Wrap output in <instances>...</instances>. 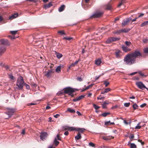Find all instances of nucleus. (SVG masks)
Wrapping results in <instances>:
<instances>
[{"mask_svg":"<svg viewBox=\"0 0 148 148\" xmlns=\"http://www.w3.org/2000/svg\"><path fill=\"white\" fill-rule=\"evenodd\" d=\"M125 0H121L120 2L118 5V7H120L124 3H125Z\"/></svg>","mask_w":148,"mask_h":148,"instance_id":"2f4dec72","label":"nucleus"},{"mask_svg":"<svg viewBox=\"0 0 148 148\" xmlns=\"http://www.w3.org/2000/svg\"><path fill=\"white\" fill-rule=\"evenodd\" d=\"M18 16V13H15L10 16L9 17V19L10 20H12V19L17 17Z\"/></svg>","mask_w":148,"mask_h":148,"instance_id":"6ab92c4d","label":"nucleus"},{"mask_svg":"<svg viewBox=\"0 0 148 148\" xmlns=\"http://www.w3.org/2000/svg\"><path fill=\"white\" fill-rule=\"evenodd\" d=\"M61 66H58L56 69V71L58 73H60L61 72Z\"/></svg>","mask_w":148,"mask_h":148,"instance_id":"c85d7f7f","label":"nucleus"},{"mask_svg":"<svg viewBox=\"0 0 148 148\" xmlns=\"http://www.w3.org/2000/svg\"><path fill=\"white\" fill-rule=\"evenodd\" d=\"M111 5L110 4H108L106 5V9L107 10H110L111 9Z\"/></svg>","mask_w":148,"mask_h":148,"instance_id":"7c9ffc66","label":"nucleus"},{"mask_svg":"<svg viewBox=\"0 0 148 148\" xmlns=\"http://www.w3.org/2000/svg\"><path fill=\"white\" fill-rule=\"evenodd\" d=\"M59 143V142L57 140V138H55L53 144L56 146H57L58 145Z\"/></svg>","mask_w":148,"mask_h":148,"instance_id":"c756f323","label":"nucleus"},{"mask_svg":"<svg viewBox=\"0 0 148 148\" xmlns=\"http://www.w3.org/2000/svg\"><path fill=\"white\" fill-rule=\"evenodd\" d=\"M4 67L5 68L6 70H8L10 69V67L7 65H5Z\"/></svg>","mask_w":148,"mask_h":148,"instance_id":"13d9d810","label":"nucleus"},{"mask_svg":"<svg viewBox=\"0 0 148 148\" xmlns=\"http://www.w3.org/2000/svg\"><path fill=\"white\" fill-rule=\"evenodd\" d=\"M104 97H97V99L98 100H101V99H104Z\"/></svg>","mask_w":148,"mask_h":148,"instance_id":"0e129e2a","label":"nucleus"},{"mask_svg":"<svg viewBox=\"0 0 148 148\" xmlns=\"http://www.w3.org/2000/svg\"><path fill=\"white\" fill-rule=\"evenodd\" d=\"M36 104L33 103H28L27 104V106H32V105H35Z\"/></svg>","mask_w":148,"mask_h":148,"instance_id":"69168bd1","label":"nucleus"},{"mask_svg":"<svg viewBox=\"0 0 148 148\" xmlns=\"http://www.w3.org/2000/svg\"><path fill=\"white\" fill-rule=\"evenodd\" d=\"M121 47L123 50L125 52H127L131 50V49L128 48V47L124 45H122Z\"/></svg>","mask_w":148,"mask_h":148,"instance_id":"ddd939ff","label":"nucleus"},{"mask_svg":"<svg viewBox=\"0 0 148 148\" xmlns=\"http://www.w3.org/2000/svg\"><path fill=\"white\" fill-rule=\"evenodd\" d=\"M137 73L136 72H134V73H130V75H133L136 74Z\"/></svg>","mask_w":148,"mask_h":148,"instance_id":"774afa93","label":"nucleus"},{"mask_svg":"<svg viewBox=\"0 0 148 148\" xmlns=\"http://www.w3.org/2000/svg\"><path fill=\"white\" fill-rule=\"evenodd\" d=\"M85 95H82L79 96L78 97H76L74 99H73V101L74 102H76L77 101H79L84 97Z\"/></svg>","mask_w":148,"mask_h":148,"instance_id":"2eb2a0df","label":"nucleus"},{"mask_svg":"<svg viewBox=\"0 0 148 148\" xmlns=\"http://www.w3.org/2000/svg\"><path fill=\"white\" fill-rule=\"evenodd\" d=\"M9 78L11 80H13L14 79V77L12 74H10L8 75Z\"/></svg>","mask_w":148,"mask_h":148,"instance_id":"4c0bfd02","label":"nucleus"},{"mask_svg":"<svg viewBox=\"0 0 148 148\" xmlns=\"http://www.w3.org/2000/svg\"><path fill=\"white\" fill-rule=\"evenodd\" d=\"M8 37L9 38H11V39H15L16 38L18 37V36L15 37L14 36H11L9 35L8 36Z\"/></svg>","mask_w":148,"mask_h":148,"instance_id":"49530a36","label":"nucleus"},{"mask_svg":"<svg viewBox=\"0 0 148 148\" xmlns=\"http://www.w3.org/2000/svg\"><path fill=\"white\" fill-rule=\"evenodd\" d=\"M53 116L55 118H57L60 116V115L59 114H57Z\"/></svg>","mask_w":148,"mask_h":148,"instance_id":"e2e57ef3","label":"nucleus"},{"mask_svg":"<svg viewBox=\"0 0 148 148\" xmlns=\"http://www.w3.org/2000/svg\"><path fill=\"white\" fill-rule=\"evenodd\" d=\"M121 33V30H118V31H116V32H114V34H120Z\"/></svg>","mask_w":148,"mask_h":148,"instance_id":"09e8293b","label":"nucleus"},{"mask_svg":"<svg viewBox=\"0 0 148 148\" xmlns=\"http://www.w3.org/2000/svg\"><path fill=\"white\" fill-rule=\"evenodd\" d=\"M147 104L146 103H144L143 104H142L140 105V107L141 108H143L144 107H145L146 105Z\"/></svg>","mask_w":148,"mask_h":148,"instance_id":"052dcab7","label":"nucleus"},{"mask_svg":"<svg viewBox=\"0 0 148 148\" xmlns=\"http://www.w3.org/2000/svg\"><path fill=\"white\" fill-rule=\"evenodd\" d=\"M104 84L105 85V87H107L110 84L109 82H107L106 81H104Z\"/></svg>","mask_w":148,"mask_h":148,"instance_id":"79ce46f5","label":"nucleus"},{"mask_svg":"<svg viewBox=\"0 0 148 148\" xmlns=\"http://www.w3.org/2000/svg\"><path fill=\"white\" fill-rule=\"evenodd\" d=\"M138 14L139 15L137 17L138 18L143 16L144 15V14L143 13H139Z\"/></svg>","mask_w":148,"mask_h":148,"instance_id":"6e6d98bb","label":"nucleus"},{"mask_svg":"<svg viewBox=\"0 0 148 148\" xmlns=\"http://www.w3.org/2000/svg\"><path fill=\"white\" fill-rule=\"evenodd\" d=\"M125 0H121L120 2L118 5V7H120L124 3H125Z\"/></svg>","mask_w":148,"mask_h":148,"instance_id":"473e14b6","label":"nucleus"},{"mask_svg":"<svg viewBox=\"0 0 148 148\" xmlns=\"http://www.w3.org/2000/svg\"><path fill=\"white\" fill-rule=\"evenodd\" d=\"M130 105V103H125L124 104V106H125L126 107H129Z\"/></svg>","mask_w":148,"mask_h":148,"instance_id":"864d4df0","label":"nucleus"},{"mask_svg":"<svg viewBox=\"0 0 148 148\" xmlns=\"http://www.w3.org/2000/svg\"><path fill=\"white\" fill-rule=\"evenodd\" d=\"M17 31H11L10 33L13 35L16 34L17 33Z\"/></svg>","mask_w":148,"mask_h":148,"instance_id":"a18cd8bd","label":"nucleus"},{"mask_svg":"<svg viewBox=\"0 0 148 148\" xmlns=\"http://www.w3.org/2000/svg\"><path fill=\"white\" fill-rule=\"evenodd\" d=\"M24 84L23 78L22 77L20 76L17 79L16 82V85L19 89H22Z\"/></svg>","mask_w":148,"mask_h":148,"instance_id":"7ed1b4c3","label":"nucleus"},{"mask_svg":"<svg viewBox=\"0 0 148 148\" xmlns=\"http://www.w3.org/2000/svg\"><path fill=\"white\" fill-rule=\"evenodd\" d=\"M0 45H3L5 47L10 45V42L7 39H1L0 40Z\"/></svg>","mask_w":148,"mask_h":148,"instance_id":"39448f33","label":"nucleus"},{"mask_svg":"<svg viewBox=\"0 0 148 148\" xmlns=\"http://www.w3.org/2000/svg\"><path fill=\"white\" fill-rule=\"evenodd\" d=\"M110 114L109 112H105L101 114V115L103 117H105L107 116L108 115Z\"/></svg>","mask_w":148,"mask_h":148,"instance_id":"72a5a7b5","label":"nucleus"},{"mask_svg":"<svg viewBox=\"0 0 148 148\" xmlns=\"http://www.w3.org/2000/svg\"><path fill=\"white\" fill-rule=\"evenodd\" d=\"M85 130L84 128H78L76 130L77 131H78L79 132H80L81 133H83L85 131Z\"/></svg>","mask_w":148,"mask_h":148,"instance_id":"a878e982","label":"nucleus"},{"mask_svg":"<svg viewBox=\"0 0 148 148\" xmlns=\"http://www.w3.org/2000/svg\"><path fill=\"white\" fill-rule=\"evenodd\" d=\"M89 145L90 146H92L93 147H95V144L92 142H90L89 143Z\"/></svg>","mask_w":148,"mask_h":148,"instance_id":"5fc2aeb1","label":"nucleus"},{"mask_svg":"<svg viewBox=\"0 0 148 148\" xmlns=\"http://www.w3.org/2000/svg\"><path fill=\"white\" fill-rule=\"evenodd\" d=\"M131 142H128L127 145L130 147V148H136L137 146L134 143H131Z\"/></svg>","mask_w":148,"mask_h":148,"instance_id":"dca6fc26","label":"nucleus"},{"mask_svg":"<svg viewBox=\"0 0 148 148\" xmlns=\"http://www.w3.org/2000/svg\"><path fill=\"white\" fill-rule=\"evenodd\" d=\"M132 20V19L131 18H127L125 19H124L122 23V26H124L127 25Z\"/></svg>","mask_w":148,"mask_h":148,"instance_id":"0eeeda50","label":"nucleus"},{"mask_svg":"<svg viewBox=\"0 0 148 148\" xmlns=\"http://www.w3.org/2000/svg\"><path fill=\"white\" fill-rule=\"evenodd\" d=\"M140 124V123H139L138 124L137 126H136L135 127V129H140L141 128V126L139 125Z\"/></svg>","mask_w":148,"mask_h":148,"instance_id":"3c124183","label":"nucleus"},{"mask_svg":"<svg viewBox=\"0 0 148 148\" xmlns=\"http://www.w3.org/2000/svg\"><path fill=\"white\" fill-rule=\"evenodd\" d=\"M58 33L61 35H66V33L63 30L58 31Z\"/></svg>","mask_w":148,"mask_h":148,"instance_id":"f704fd0d","label":"nucleus"},{"mask_svg":"<svg viewBox=\"0 0 148 148\" xmlns=\"http://www.w3.org/2000/svg\"><path fill=\"white\" fill-rule=\"evenodd\" d=\"M121 52L119 50H117L115 52L116 57L117 58H120L121 57Z\"/></svg>","mask_w":148,"mask_h":148,"instance_id":"f3484780","label":"nucleus"},{"mask_svg":"<svg viewBox=\"0 0 148 148\" xmlns=\"http://www.w3.org/2000/svg\"><path fill=\"white\" fill-rule=\"evenodd\" d=\"M52 2H50L48 4H46L44 5V8L45 9H47L48 8H49L51 7L52 6Z\"/></svg>","mask_w":148,"mask_h":148,"instance_id":"a211bd4d","label":"nucleus"},{"mask_svg":"<svg viewBox=\"0 0 148 148\" xmlns=\"http://www.w3.org/2000/svg\"><path fill=\"white\" fill-rule=\"evenodd\" d=\"M77 80L79 81L80 82L82 81V79L81 77H78L77 78Z\"/></svg>","mask_w":148,"mask_h":148,"instance_id":"bf43d9fd","label":"nucleus"},{"mask_svg":"<svg viewBox=\"0 0 148 148\" xmlns=\"http://www.w3.org/2000/svg\"><path fill=\"white\" fill-rule=\"evenodd\" d=\"M24 85L25 86L27 89H30V86L28 85L27 84H24Z\"/></svg>","mask_w":148,"mask_h":148,"instance_id":"4d7b16f0","label":"nucleus"},{"mask_svg":"<svg viewBox=\"0 0 148 148\" xmlns=\"http://www.w3.org/2000/svg\"><path fill=\"white\" fill-rule=\"evenodd\" d=\"M79 62V60H77L74 63H73L71 64V66H74L76 64H77L78 62Z\"/></svg>","mask_w":148,"mask_h":148,"instance_id":"37998d69","label":"nucleus"},{"mask_svg":"<svg viewBox=\"0 0 148 148\" xmlns=\"http://www.w3.org/2000/svg\"><path fill=\"white\" fill-rule=\"evenodd\" d=\"M65 7V6L64 5H61L58 9V11L60 12H61L63 11Z\"/></svg>","mask_w":148,"mask_h":148,"instance_id":"412c9836","label":"nucleus"},{"mask_svg":"<svg viewBox=\"0 0 148 148\" xmlns=\"http://www.w3.org/2000/svg\"><path fill=\"white\" fill-rule=\"evenodd\" d=\"M57 139L58 140H61V138H60V137L59 134H57Z\"/></svg>","mask_w":148,"mask_h":148,"instance_id":"680f3d73","label":"nucleus"},{"mask_svg":"<svg viewBox=\"0 0 148 148\" xmlns=\"http://www.w3.org/2000/svg\"><path fill=\"white\" fill-rule=\"evenodd\" d=\"M8 112L6 114L9 115V117H10L15 112V110L14 109L11 108H8L7 109Z\"/></svg>","mask_w":148,"mask_h":148,"instance_id":"423d86ee","label":"nucleus"},{"mask_svg":"<svg viewBox=\"0 0 148 148\" xmlns=\"http://www.w3.org/2000/svg\"><path fill=\"white\" fill-rule=\"evenodd\" d=\"M142 57V54L139 50H135L125 56L123 60L126 64L130 65L136 63V58H140Z\"/></svg>","mask_w":148,"mask_h":148,"instance_id":"f257e3e1","label":"nucleus"},{"mask_svg":"<svg viewBox=\"0 0 148 148\" xmlns=\"http://www.w3.org/2000/svg\"><path fill=\"white\" fill-rule=\"evenodd\" d=\"M125 44L127 46L129 47L131 44V42L129 41H126L125 42Z\"/></svg>","mask_w":148,"mask_h":148,"instance_id":"e433bc0d","label":"nucleus"},{"mask_svg":"<svg viewBox=\"0 0 148 148\" xmlns=\"http://www.w3.org/2000/svg\"><path fill=\"white\" fill-rule=\"evenodd\" d=\"M109 103V102L108 101H105L102 104V107L104 109L106 108V106Z\"/></svg>","mask_w":148,"mask_h":148,"instance_id":"aec40b11","label":"nucleus"},{"mask_svg":"<svg viewBox=\"0 0 148 148\" xmlns=\"http://www.w3.org/2000/svg\"><path fill=\"white\" fill-rule=\"evenodd\" d=\"M136 85L140 89L143 90L144 88H146L145 86L140 82H138L136 83Z\"/></svg>","mask_w":148,"mask_h":148,"instance_id":"1a4fd4ad","label":"nucleus"},{"mask_svg":"<svg viewBox=\"0 0 148 148\" xmlns=\"http://www.w3.org/2000/svg\"><path fill=\"white\" fill-rule=\"evenodd\" d=\"M82 138V136L80 134V133L78 132L77 136L75 137L76 140H78Z\"/></svg>","mask_w":148,"mask_h":148,"instance_id":"5701e85b","label":"nucleus"},{"mask_svg":"<svg viewBox=\"0 0 148 148\" xmlns=\"http://www.w3.org/2000/svg\"><path fill=\"white\" fill-rule=\"evenodd\" d=\"M101 62V61L100 59H98L95 62V63L97 65H99Z\"/></svg>","mask_w":148,"mask_h":148,"instance_id":"cd10ccee","label":"nucleus"},{"mask_svg":"<svg viewBox=\"0 0 148 148\" xmlns=\"http://www.w3.org/2000/svg\"><path fill=\"white\" fill-rule=\"evenodd\" d=\"M148 25V21H146L142 23L140 25V26L143 27L145 26Z\"/></svg>","mask_w":148,"mask_h":148,"instance_id":"393cba45","label":"nucleus"},{"mask_svg":"<svg viewBox=\"0 0 148 148\" xmlns=\"http://www.w3.org/2000/svg\"><path fill=\"white\" fill-rule=\"evenodd\" d=\"M6 47L3 45H0V54L1 55L6 51Z\"/></svg>","mask_w":148,"mask_h":148,"instance_id":"f8f14e48","label":"nucleus"},{"mask_svg":"<svg viewBox=\"0 0 148 148\" xmlns=\"http://www.w3.org/2000/svg\"><path fill=\"white\" fill-rule=\"evenodd\" d=\"M63 90L65 94H68L69 95L72 97H74V95L73 93L75 92V90L73 88L70 87H67L64 88Z\"/></svg>","mask_w":148,"mask_h":148,"instance_id":"f03ea898","label":"nucleus"},{"mask_svg":"<svg viewBox=\"0 0 148 148\" xmlns=\"http://www.w3.org/2000/svg\"><path fill=\"white\" fill-rule=\"evenodd\" d=\"M138 107V106L136 104L134 103L133 105V108L134 110H136L137 109Z\"/></svg>","mask_w":148,"mask_h":148,"instance_id":"ea45409f","label":"nucleus"},{"mask_svg":"<svg viewBox=\"0 0 148 148\" xmlns=\"http://www.w3.org/2000/svg\"><path fill=\"white\" fill-rule=\"evenodd\" d=\"M114 125L115 123L114 122H111L110 121L106 122L105 123V125Z\"/></svg>","mask_w":148,"mask_h":148,"instance_id":"4be33fe9","label":"nucleus"},{"mask_svg":"<svg viewBox=\"0 0 148 148\" xmlns=\"http://www.w3.org/2000/svg\"><path fill=\"white\" fill-rule=\"evenodd\" d=\"M56 56L58 58L60 59L62 56V55L61 54L57 53Z\"/></svg>","mask_w":148,"mask_h":148,"instance_id":"a19ab883","label":"nucleus"},{"mask_svg":"<svg viewBox=\"0 0 148 148\" xmlns=\"http://www.w3.org/2000/svg\"><path fill=\"white\" fill-rule=\"evenodd\" d=\"M47 135V134L46 132H43L41 133L40 135V139L42 140H45Z\"/></svg>","mask_w":148,"mask_h":148,"instance_id":"9b49d317","label":"nucleus"},{"mask_svg":"<svg viewBox=\"0 0 148 148\" xmlns=\"http://www.w3.org/2000/svg\"><path fill=\"white\" fill-rule=\"evenodd\" d=\"M134 134H131L130 136L129 137V138L130 140V141H132L133 140V139L134 138Z\"/></svg>","mask_w":148,"mask_h":148,"instance_id":"c9c22d12","label":"nucleus"},{"mask_svg":"<svg viewBox=\"0 0 148 148\" xmlns=\"http://www.w3.org/2000/svg\"><path fill=\"white\" fill-rule=\"evenodd\" d=\"M93 106L95 108V109L96 110H97L100 108V107L99 106H97L96 104H93Z\"/></svg>","mask_w":148,"mask_h":148,"instance_id":"58836bf2","label":"nucleus"},{"mask_svg":"<svg viewBox=\"0 0 148 148\" xmlns=\"http://www.w3.org/2000/svg\"><path fill=\"white\" fill-rule=\"evenodd\" d=\"M27 1L29 2H32L33 3H36L38 1V0H27Z\"/></svg>","mask_w":148,"mask_h":148,"instance_id":"de8ad7c7","label":"nucleus"},{"mask_svg":"<svg viewBox=\"0 0 148 148\" xmlns=\"http://www.w3.org/2000/svg\"><path fill=\"white\" fill-rule=\"evenodd\" d=\"M103 12H97L92 16H90V18H99L103 14Z\"/></svg>","mask_w":148,"mask_h":148,"instance_id":"6e6552de","label":"nucleus"},{"mask_svg":"<svg viewBox=\"0 0 148 148\" xmlns=\"http://www.w3.org/2000/svg\"><path fill=\"white\" fill-rule=\"evenodd\" d=\"M67 111L72 113H75V111L73 109H72L70 108H68Z\"/></svg>","mask_w":148,"mask_h":148,"instance_id":"bb28decb","label":"nucleus"},{"mask_svg":"<svg viewBox=\"0 0 148 148\" xmlns=\"http://www.w3.org/2000/svg\"><path fill=\"white\" fill-rule=\"evenodd\" d=\"M144 52L146 54H148V48H146L143 50Z\"/></svg>","mask_w":148,"mask_h":148,"instance_id":"c03bdc74","label":"nucleus"},{"mask_svg":"<svg viewBox=\"0 0 148 148\" xmlns=\"http://www.w3.org/2000/svg\"><path fill=\"white\" fill-rule=\"evenodd\" d=\"M64 130H68L70 131H73L76 130L73 127H70L68 126H66L63 127Z\"/></svg>","mask_w":148,"mask_h":148,"instance_id":"9d476101","label":"nucleus"},{"mask_svg":"<svg viewBox=\"0 0 148 148\" xmlns=\"http://www.w3.org/2000/svg\"><path fill=\"white\" fill-rule=\"evenodd\" d=\"M53 73L52 70H49L48 71H46L45 72V75L47 77H50L52 73Z\"/></svg>","mask_w":148,"mask_h":148,"instance_id":"4468645a","label":"nucleus"},{"mask_svg":"<svg viewBox=\"0 0 148 148\" xmlns=\"http://www.w3.org/2000/svg\"><path fill=\"white\" fill-rule=\"evenodd\" d=\"M120 38L116 37H110L108 38L106 41V44H110L112 42L119 40Z\"/></svg>","mask_w":148,"mask_h":148,"instance_id":"20e7f679","label":"nucleus"},{"mask_svg":"<svg viewBox=\"0 0 148 148\" xmlns=\"http://www.w3.org/2000/svg\"><path fill=\"white\" fill-rule=\"evenodd\" d=\"M63 39L66 40H70L72 39L73 38L72 37H64Z\"/></svg>","mask_w":148,"mask_h":148,"instance_id":"603ef678","label":"nucleus"},{"mask_svg":"<svg viewBox=\"0 0 148 148\" xmlns=\"http://www.w3.org/2000/svg\"><path fill=\"white\" fill-rule=\"evenodd\" d=\"M3 21V17L2 16H0V22H2Z\"/></svg>","mask_w":148,"mask_h":148,"instance_id":"338daca9","label":"nucleus"},{"mask_svg":"<svg viewBox=\"0 0 148 148\" xmlns=\"http://www.w3.org/2000/svg\"><path fill=\"white\" fill-rule=\"evenodd\" d=\"M130 30V29L124 28L123 29H121V33H127Z\"/></svg>","mask_w":148,"mask_h":148,"instance_id":"b1692460","label":"nucleus"},{"mask_svg":"<svg viewBox=\"0 0 148 148\" xmlns=\"http://www.w3.org/2000/svg\"><path fill=\"white\" fill-rule=\"evenodd\" d=\"M110 88H106L104 90V92L107 93L110 90Z\"/></svg>","mask_w":148,"mask_h":148,"instance_id":"8fccbe9b","label":"nucleus"}]
</instances>
